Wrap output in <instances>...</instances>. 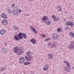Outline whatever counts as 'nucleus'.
<instances>
[{
  "mask_svg": "<svg viewBox=\"0 0 74 74\" xmlns=\"http://www.w3.org/2000/svg\"><path fill=\"white\" fill-rule=\"evenodd\" d=\"M32 54V53L30 51L27 52L25 53L26 56H25V58L27 61H30L32 60V56L30 55Z\"/></svg>",
  "mask_w": 74,
  "mask_h": 74,
  "instance_id": "1",
  "label": "nucleus"
},
{
  "mask_svg": "<svg viewBox=\"0 0 74 74\" xmlns=\"http://www.w3.org/2000/svg\"><path fill=\"white\" fill-rule=\"evenodd\" d=\"M18 37L19 38H20L21 40H22L23 39V37H23L25 39H26L27 37V35L25 34L20 32L18 34Z\"/></svg>",
  "mask_w": 74,
  "mask_h": 74,
  "instance_id": "2",
  "label": "nucleus"
},
{
  "mask_svg": "<svg viewBox=\"0 0 74 74\" xmlns=\"http://www.w3.org/2000/svg\"><path fill=\"white\" fill-rule=\"evenodd\" d=\"M12 14L13 15H16V16H17L18 13L20 14L21 12V9H16V10H14L12 12Z\"/></svg>",
  "mask_w": 74,
  "mask_h": 74,
  "instance_id": "3",
  "label": "nucleus"
},
{
  "mask_svg": "<svg viewBox=\"0 0 74 74\" xmlns=\"http://www.w3.org/2000/svg\"><path fill=\"white\" fill-rule=\"evenodd\" d=\"M48 18V17L47 16H43V17L41 19V20L42 22H46Z\"/></svg>",
  "mask_w": 74,
  "mask_h": 74,
  "instance_id": "4",
  "label": "nucleus"
},
{
  "mask_svg": "<svg viewBox=\"0 0 74 74\" xmlns=\"http://www.w3.org/2000/svg\"><path fill=\"white\" fill-rule=\"evenodd\" d=\"M66 25L68 26H69V25L71 27H73L74 24H73V23L71 22V21H68L66 23Z\"/></svg>",
  "mask_w": 74,
  "mask_h": 74,
  "instance_id": "5",
  "label": "nucleus"
},
{
  "mask_svg": "<svg viewBox=\"0 0 74 74\" xmlns=\"http://www.w3.org/2000/svg\"><path fill=\"white\" fill-rule=\"evenodd\" d=\"M53 36H52V38L54 40H57V39L58 38L59 36L56 34H53Z\"/></svg>",
  "mask_w": 74,
  "mask_h": 74,
  "instance_id": "6",
  "label": "nucleus"
},
{
  "mask_svg": "<svg viewBox=\"0 0 74 74\" xmlns=\"http://www.w3.org/2000/svg\"><path fill=\"white\" fill-rule=\"evenodd\" d=\"M25 61V58L23 57L21 58L19 60V62L20 64H22V63H23Z\"/></svg>",
  "mask_w": 74,
  "mask_h": 74,
  "instance_id": "7",
  "label": "nucleus"
},
{
  "mask_svg": "<svg viewBox=\"0 0 74 74\" xmlns=\"http://www.w3.org/2000/svg\"><path fill=\"white\" fill-rule=\"evenodd\" d=\"M6 32V30L5 29H1L0 32V34L1 35H3V34H5Z\"/></svg>",
  "mask_w": 74,
  "mask_h": 74,
  "instance_id": "8",
  "label": "nucleus"
},
{
  "mask_svg": "<svg viewBox=\"0 0 74 74\" xmlns=\"http://www.w3.org/2000/svg\"><path fill=\"white\" fill-rule=\"evenodd\" d=\"M30 27L34 33H35L36 34H37V32H36V29H35L34 28V27H33V26L30 25Z\"/></svg>",
  "mask_w": 74,
  "mask_h": 74,
  "instance_id": "9",
  "label": "nucleus"
},
{
  "mask_svg": "<svg viewBox=\"0 0 74 74\" xmlns=\"http://www.w3.org/2000/svg\"><path fill=\"white\" fill-rule=\"evenodd\" d=\"M1 16L2 18L3 19H6V18H7V15H5V13H2Z\"/></svg>",
  "mask_w": 74,
  "mask_h": 74,
  "instance_id": "10",
  "label": "nucleus"
},
{
  "mask_svg": "<svg viewBox=\"0 0 74 74\" xmlns=\"http://www.w3.org/2000/svg\"><path fill=\"white\" fill-rule=\"evenodd\" d=\"M18 47H14L13 50L14 53H17V52L18 51Z\"/></svg>",
  "mask_w": 74,
  "mask_h": 74,
  "instance_id": "11",
  "label": "nucleus"
},
{
  "mask_svg": "<svg viewBox=\"0 0 74 74\" xmlns=\"http://www.w3.org/2000/svg\"><path fill=\"white\" fill-rule=\"evenodd\" d=\"M48 69V66L46 65L44 67L43 70L44 71H47Z\"/></svg>",
  "mask_w": 74,
  "mask_h": 74,
  "instance_id": "12",
  "label": "nucleus"
},
{
  "mask_svg": "<svg viewBox=\"0 0 74 74\" xmlns=\"http://www.w3.org/2000/svg\"><path fill=\"white\" fill-rule=\"evenodd\" d=\"M8 23L7 21L5 19L3 20L2 21V24L3 25H7Z\"/></svg>",
  "mask_w": 74,
  "mask_h": 74,
  "instance_id": "13",
  "label": "nucleus"
},
{
  "mask_svg": "<svg viewBox=\"0 0 74 74\" xmlns=\"http://www.w3.org/2000/svg\"><path fill=\"white\" fill-rule=\"evenodd\" d=\"M14 38L16 41H19V40L21 39V38H18L17 36H16V35H15L14 36Z\"/></svg>",
  "mask_w": 74,
  "mask_h": 74,
  "instance_id": "14",
  "label": "nucleus"
},
{
  "mask_svg": "<svg viewBox=\"0 0 74 74\" xmlns=\"http://www.w3.org/2000/svg\"><path fill=\"white\" fill-rule=\"evenodd\" d=\"M69 67L68 66H65L64 68V70L66 71H67L69 72V71H70V69H69Z\"/></svg>",
  "mask_w": 74,
  "mask_h": 74,
  "instance_id": "15",
  "label": "nucleus"
},
{
  "mask_svg": "<svg viewBox=\"0 0 74 74\" xmlns=\"http://www.w3.org/2000/svg\"><path fill=\"white\" fill-rule=\"evenodd\" d=\"M31 42L33 43L34 45V44H35L36 43V41L34 39H31Z\"/></svg>",
  "mask_w": 74,
  "mask_h": 74,
  "instance_id": "16",
  "label": "nucleus"
},
{
  "mask_svg": "<svg viewBox=\"0 0 74 74\" xmlns=\"http://www.w3.org/2000/svg\"><path fill=\"white\" fill-rule=\"evenodd\" d=\"M68 48H69L70 49H74V46H73V45L71 44L69 45Z\"/></svg>",
  "mask_w": 74,
  "mask_h": 74,
  "instance_id": "17",
  "label": "nucleus"
},
{
  "mask_svg": "<svg viewBox=\"0 0 74 74\" xmlns=\"http://www.w3.org/2000/svg\"><path fill=\"white\" fill-rule=\"evenodd\" d=\"M31 63L28 61L25 62L24 63V64L25 66H27V65H28V64H30Z\"/></svg>",
  "mask_w": 74,
  "mask_h": 74,
  "instance_id": "18",
  "label": "nucleus"
},
{
  "mask_svg": "<svg viewBox=\"0 0 74 74\" xmlns=\"http://www.w3.org/2000/svg\"><path fill=\"white\" fill-rule=\"evenodd\" d=\"M57 9L58 10V11L60 12V11H62V8L61 7H59V6H57Z\"/></svg>",
  "mask_w": 74,
  "mask_h": 74,
  "instance_id": "19",
  "label": "nucleus"
},
{
  "mask_svg": "<svg viewBox=\"0 0 74 74\" xmlns=\"http://www.w3.org/2000/svg\"><path fill=\"white\" fill-rule=\"evenodd\" d=\"M71 37H72L73 38H74V34L73 32H71L69 33Z\"/></svg>",
  "mask_w": 74,
  "mask_h": 74,
  "instance_id": "20",
  "label": "nucleus"
},
{
  "mask_svg": "<svg viewBox=\"0 0 74 74\" xmlns=\"http://www.w3.org/2000/svg\"><path fill=\"white\" fill-rule=\"evenodd\" d=\"M62 30V29L61 28H57V31L58 32H60Z\"/></svg>",
  "mask_w": 74,
  "mask_h": 74,
  "instance_id": "21",
  "label": "nucleus"
},
{
  "mask_svg": "<svg viewBox=\"0 0 74 74\" xmlns=\"http://www.w3.org/2000/svg\"><path fill=\"white\" fill-rule=\"evenodd\" d=\"M46 24L47 25H51V22L50 21H48L46 22Z\"/></svg>",
  "mask_w": 74,
  "mask_h": 74,
  "instance_id": "22",
  "label": "nucleus"
},
{
  "mask_svg": "<svg viewBox=\"0 0 74 74\" xmlns=\"http://www.w3.org/2000/svg\"><path fill=\"white\" fill-rule=\"evenodd\" d=\"M53 20L54 21H59V18L57 17L53 19Z\"/></svg>",
  "mask_w": 74,
  "mask_h": 74,
  "instance_id": "23",
  "label": "nucleus"
},
{
  "mask_svg": "<svg viewBox=\"0 0 74 74\" xmlns=\"http://www.w3.org/2000/svg\"><path fill=\"white\" fill-rule=\"evenodd\" d=\"M48 56H49V58H53V55L51 54H49Z\"/></svg>",
  "mask_w": 74,
  "mask_h": 74,
  "instance_id": "24",
  "label": "nucleus"
},
{
  "mask_svg": "<svg viewBox=\"0 0 74 74\" xmlns=\"http://www.w3.org/2000/svg\"><path fill=\"white\" fill-rule=\"evenodd\" d=\"M22 53V51L21 50H19L18 51V55H21Z\"/></svg>",
  "mask_w": 74,
  "mask_h": 74,
  "instance_id": "25",
  "label": "nucleus"
},
{
  "mask_svg": "<svg viewBox=\"0 0 74 74\" xmlns=\"http://www.w3.org/2000/svg\"><path fill=\"white\" fill-rule=\"evenodd\" d=\"M51 40V38H49L47 39H46L45 40V41H49Z\"/></svg>",
  "mask_w": 74,
  "mask_h": 74,
  "instance_id": "26",
  "label": "nucleus"
},
{
  "mask_svg": "<svg viewBox=\"0 0 74 74\" xmlns=\"http://www.w3.org/2000/svg\"><path fill=\"white\" fill-rule=\"evenodd\" d=\"M66 66H67L68 67H70V64H69V63L68 62L66 63Z\"/></svg>",
  "mask_w": 74,
  "mask_h": 74,
  "instance_id": "27",
  "label": "nucleus"
},
{
  "mask_svg": "<svg viewBox=\"0 0 74 74\" xmlns=\"http://www.w3.org/2000/svg\"><path fill=\"white\" fill-rule=\"evenodd\" d=\"M3 51L4 53H5V52H7V49H4L3 50Z\"/></svg>",
  "mask_w": 74,
  "mask_h": 74,
  "instance_id": "28",
  "label": "nucleus"
},
{
  "mask_svg": "<svg viewBox=\"0 0 74 74\" xmlns=\"http://www.w3.org/2000/svg\"><path fill=\"white\" fill-rule=\"evenodd\" d=\"M8 11L9 14H11V13H12V11H11V10L10 9L8 10Z\"/></svg>",
  "mask_w": 74,
  "mask_h": 74,
  "instance_id": "29",
  "label": "nucleus"
},
{
  "mask_svg": "<svg viewBox=\"0 0 74 74\" xmlns=\"http://www.w3.org/2000/svg\"><path fill=\"white\" fill-rule=\"evenodd\" d=\"M1 70L2 71H4V70H5V69L4 68H2L1 69Z\"/></svg>",
  "mask_w": 74,
  "mask_h": 74,
  "instance_id": "30",
  "label": "nucleus"
},
{
  "mask_svg": "<svg viewBox=\"0 0 74 74\" xmlns=\"http://www.w3.org/2000/svg\"><path fill=\"white\" fill-rule=\"evenodd\" d=\"M52 44L50 42L48 44H47L48 45H50V46H52Z\"/></svg>",
  "mask_w": 74,
  "mask_h": 74,
  "instance_id": "31",
  "label": "nucleus"
},
{
  "mask_svg": "<svg viewBox=\"0 0 74 74\" xmlns=\"http://www.w3.org/2000/svg\"><path fill=\"white\" fill-rule=\"evenodd\" d=\"M71 44H72V45H74V42H73V41H71Z\"/></svg>",
  "mask_w": 74,
  "mask_h": 74,
  "instance_id": "32",
  "label": "nucleus"
},
{
  "mask_svg": "<svg viewBox=\"0 0 74 74\" xmlns=\"http://www.w3.org/2000/svg\"><path fill=\"white\" fill-rule=\"evenodd\" d=\"M52 18H53V19H55L54 18H55L56 17L54 15H53L52 16Z\"/></svg>",
  "mask_w": 74,
  "mask_h": 74,
  "instance_id": "33",
  "label": "nucleus"
},
{
  "mask_svg": "<svg viewBox=\"0 0 74 74\" xmlns=\"http://www.w3.org/2000/svg\"><path fill=\"white\" fill-rule=\"evenodd\" d=\"M52 48H54V47H55V45L53 44L52 45Z\"/></svg>",
  "mask_w": 74,
  "mask_h": 74,
  "instance_id": "34",
  "label": "nucleus"
},
{
  "mask_svg": "<svg viewBox=\"0 0 74 74\" xmlns=\"http://www.w3.org/2000/svg\"><path fill=\"white\" fill-rule=\"evenodd\" d=\"M68 62H67V61H64V63H66V64H67V63Z\"/></svg>",
  "mask_w": 74,
  "mask_h": 74,
  "instance_id": "35",
  "label": "nucleus"
},
{
  "mask_svg": "<svg viewBox=\"0 0 74 74\" xmlns=\"http://www.w3.org/2000/svg\"><path fill=\"white\" fill-rule=\"evenodd\" d=\"M70 29V27H67L66 28V29L68 30V29Z\"/></svg>",
  "mask_w": 74,
  "mask_h": 74,
  "instance_id": "36",
  "label": "nucleus"
},
{
  "mask_svg": "<svg viewBox=\"0 0 74 74\" xmlns=\"http://www.w3.org/2000/svg\"><path fill=\"white\" fill-rule=\"evenodd\" d=\"M14 4H12V7H14Z\"/></svg>",
  "mask_w": 74,
  "mask_h": 74,
  "instance_id": "37",
  "label": "nucleus"
},
{
  "mask_svg": "<svg viewBox=\"0 0 74 74\" xmlns=\"http://www.w3.org/2000/svg\"><path fill=\"white\" fill-rule=\"evenodd\" d=\"M15 30H18V28L16 27L15 28Z\"/></svg>",
  "mask_w": 74,
  "mask_h": 74,
  "instance_id": "38",
  "label": "nucleus"
},
{
  "mask_svg": "<svg viewBox=\"0 0 74 74\" xmlns=\"http://www.w3.org/2000/svg\"><path fill=\"white\" fill-rule=\"evenodd\" d=\"M29 15H30V14H27V16H29Z\"/></svg>",
  "mask_w": 74,
  "mask_h": 74,
  "instance_id": "39",
  "label": "nucleus"
},
{
  "mask_svg": "<svg viewBox=\"0 0 74 74\" xmlns=\"http://www.w3.org/2000/svg\"><path fill=\"white\" fill-rule=\"evenodd\" d=\"M30 1H34V0H29Z\"/></svg>",
  "mask_w": 74,
  "mask_h": 74,
  "instance_id": "40",
  "label": "nucleus"
},
{
  "mask_svg": "<svg viewBox=\"0 0 74 74\" xmlns=\"http://www.w3.org/2000/svg\"><path fill=\"white\" fill-rule=\"evenodd\" d=\"M42 37H44V35H43V34H42V35L41 36Z\"/></svg>",
  "mask_w": 74,
  "mask_h": 74,
  "instance_id": "41",
  "label": "nucleus"
},
{
  "mask_svg": "<svg viewBox=\"0 0 74 74\" xmlns=\"http://www.w3.org/2000/svg\"><path fill=\"white\" fill-rule=\"evenodd\" d=\"M43 37H45V35H43Z\"/></svg>",
  "mask_w": 74,
  "mask_h": 74,
  "instance_id": "42",
  "label": "nucleus"
},
{
  "mask_svg": "<svg viewBox=\"0 0 74 74\" xmlns=\"http://www.w3.org/2000/svg\"><path fill=\"white\" fill-rule=\"evenodd\" d=\"M5 46H7V45H5Z\"/></svg>",
  "mask_w": 74,
  "mask_h": 74,
  "instance_id": "43",
  "label": "nucleus"
},
{
  "mask_svg": "<svg viewBox=\"0 0 74 74\" xmlns=\"http://www.w3.org/2000/svg\"><path fill=\"white\" fill-rule=\"evenodd\" d=\"M69 71H70V70H71V68H69Z\"/></svg>",
  "mask_w": 74,
  "mask_h": 74,
  "instance_id": "44",
  "label": "nucleus"
}]
</instances>
